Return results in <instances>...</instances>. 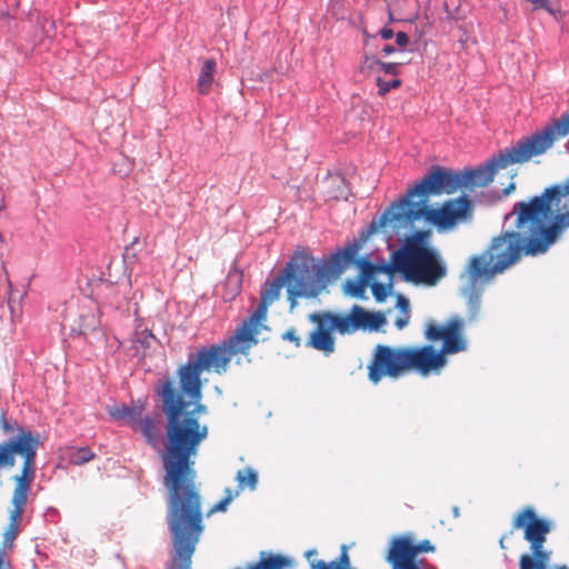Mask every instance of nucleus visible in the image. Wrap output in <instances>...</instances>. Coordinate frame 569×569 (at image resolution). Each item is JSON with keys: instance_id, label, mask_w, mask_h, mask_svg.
<instances>
[{"instance_id": "1", "label": "nucleus", "mask_w": 569, "mask_h": 569, "mask_svg": "<svg viewBox=\"0 0 569 569\" xmlns=\"http://www.w3.org/2000/svg\"><path fill=\"white\" fill-rule=\"evenodd\" d=\"M167 418V440L161 453L163 485L170 491L167 522L173 552L169 567L190 569L191 557L203 531L201 497L196 488L194 458L208 438L207 413L201 400L187 401L169 378L159 380L157 390Z\"/></svg>"}, {"instance_id": "2", "label": "nucleus", "mask_w": 569, "mask_h": 569, "mask_svg": "<svg viewBox=\"0 0 569 569\" xmlns=\"http://www.w3.org/2000/svg\"><path fill=\"white\" fill-rule=\"evenodd\" d=\"M567 196L569 179L546 188L540 196L528 201L516 202L505 216V222L515 218V230L495 237L482 254L471 258L467 271L473 278L490 280L516 264L522 254L535 257L546 253L558 239L551 220L552 207H559L561 198Z\"/></svg>"}, {"instance_id": "3", "label": "nucleus", "mask_w": 569, "mask_h": 569, "mask_svg": "<svg viewBox=\"0 0 569 569\" xmlns=\"http://www.w3.org/2000/svg\"><path fill=\"white\" fill-rule=\"evenodd\" d=\"M357 251H359V244L353 242L343 249H338L321 262H317L305 251L296 252L277 277L261 289L260 301L272 305L279 299L282 287H286L290 311H293L298 305V298L319 297L331 280L343 272L346 262L351 261Z\"/></svg>"}, {"instance_id": "4", "label": "nucleus", "mask_w": 569, "mask_h": 569, "mask_svg": "<svg viewBox=\"0 0 569 569\" xmlns=\"http://www.w3.org/2000/svg\"><path fill=\"white\" fill-rule=\"evenodd\" d=\"M428 198L415 201L411 198H401L380 217V226L392 221L413 222L425 218L428 222L439 227H451L458 218L465 217L471 207L467 196L447 201L440 209H430L427 206Z\"/></svg>"}, {"instance_id": "5", "label": "nucleus", "mask_w": 569, "mask_h": 569, "mask_svg": "<svg viewBox=\"0 0 569 569\" xmlns=\"http://www.w3.org/2000/svg\"><path fill=\"white\" fill-rule=\"evenodd\" d=\"M541 152L532 140L531 136L519 140L510 148L501 150L486 163L476 168L459 170L460 189L473 190L483 188L493 181L499 169H505L510 164L523 163Z\"/></svg>"}, {"instance_id": "6", "label": "nucleus", "mask_w": 569, "mask_h": 569, "mask_svg": "<svg viewBox=\"0 0 569 569\" xmlns=\"http://www.w3.org/2000/svg\"><path fill=\"white\" fill-rule=\"evenodd\" d=\"M516 527H525V539L530 542L532 557L522 555L520 557V569H545L550 560L551 552L543 549L546 537L550 531L547 521L538 519L535 511L526 509L516 519Z\"/></svg>"}, {"instance_id": "7", "label": "nucleus", "mask_w": 569, "mask_h": 569, "mask_svg": "<svg viewBox=\"0 0 569 569\" xmlns=\"http://www.w3.org/2000/svg\"><path fill=\"white\" fill-rule=\"evenodd\" d=\"M460 189L459 170L433 166L403 198H428L430 194H452Z\"/></svg>"}, {"instance_id": "8", "label": "nucleus", "mask_w": 569, "mask_h": 569, "mask_svg": "<svg viewBox=\"0 0 569 569\" xmlns=\"http://www.w3.org/2000/svg\"><path fill=\"white\" fill-rule=\"evenodd\" d=\"M249 350L241 343L233 340V336L219 345L202 347L197 352L189 356L196 365L203 371H213L218 375L227 372L229 363L233 356L247 353Z\"/></svg>"}, {"instance_id": "9", "label": "nucleus", "mask_w": 569, "mask_h": 569, "mask_svg": "<svg viewBox=\"0 0 569 569\" xmlns=\"http://www.w3.org/2000/svg\"><path fill=\"white\" fill-rule=\"evenodd\" d=\"M410 256L413 260L412 273L409 274L410 282L433 287L447 276L446 263L435 249L418 244L417 250H411Z\"/></svg>"}, {"instance_id": "10", "label": "nucleus", "mask_w": 569, "mask_h": 569, "mask_svg": "<svg viewBox=\"0 0 569 569\" xmlns=\"http://www.w3.org/2000/svg\"><path fill=\"white\" fill-rule=\"evenodd\" d=\"M368 370L369 380L375 385L386 376L401 377L408 370L406 347L392 348L377 345Z\"/></svg>"}, {"instance_id": "11", "label": "nucleus", "mask_w": 569, "mask_h": 569, "mask_svg": "<svg viewBox=\"0 0 569 569\" xmlns=\"http://www.w3.org/2000/svg\"><path fill=\"white\" fill-rule=\"evenodd\" d=\"M33 436L31 431H20L9 441L0 445V468H11L16 463V457L23 459L22 480L28 475L29 463L33 453Z\"/></svg>"}, {"instance_id": "12", "label": "nucleus", "mask_w": 569, "mask_h": 569, "mask_svg": "<svg viewBox=\"0 0 569 569\" xmlns=\"http://www.w3.org/2000/svg\"><path fill=\"white\" fill-rule=\"evenodd\" d=\"M34 441L36 440L33 439V442ZM32 446L34 447V443ZM34 453H36V451L33 450L32 458H31L30 463H29L28 475L26 476V478L22 480L23 471L21 472L20 476L16 477V479L18 481V487H17L16 493H14L16 507L11 510L10 522L8 525L7 530L3 533V542H2L3 543V548H11L12 545H13V541L16 540V538H17V536L19 533V521H20L21 515H22L21 506L26 501V490H27V487L29 486V483L31 481L30 480L31 466H32V462H33ZM21 460L23 461L22 458H21Z\"/></svg>"}, {"instance_id": "13", "label": "nucleus", "mask_w": 569, "mask_h": 569, "mask_svg": "<svg viewBox=\"0 0 569 569\" xmlns=\"http://www.w3.org/2000/svg\"><path fill=\"white\" fill-rule=\"evenodd\" d=\"M386 323V318L381 312H369L362 307L355 305L349 315L343 320H338L337 325L349 333L359 330L378 331Z\"/></svg>"}, {"instance_id": "14", "label": "nucleus", "mask_w": 569, "mask_h": 569, "mask_svg": "<svg viewBox=\"0 0 569 569\" xmlns=\"http://www.w3.org/2000/svg\"><path fill=\"white\" fill-rule=\"evenodd\" d=\"M406 353L408 370L416 369L422 375L441 368L446 363L443 355L437 352L431 346H426L420 349L406 348Z\"/></svg>"}, {"instance_id": "15", "label": "nucleus", "mask_w": 569, "mask_h": 569, "mask_svg": "<svg viewBox=\"0 0 569 569\" xmlns=\"http://www.w3.org/2000/svg\"><path fill=\"white\" fill-rule=\"evenodd\" d=\"M269 305L260 301L256 311L236 330L233 340L241 342L248 350L258 343L259 323L266 319Z\"/></svg>"}, {"instance_id": "16", "label": "nucleus", "mask_w": 569, "mask_h": 569, "mask_svg": "<svg viewBox=\"0 0 569 569\" xmlns=\"http://www.w3.org/2000/svg\"><path fill=\"white\" fill-rule=\"evenodd\" d=\"M202 371L189 356L187 362L181 366L178 370L179 385L181 387L182 396H186L190 400L202 399V383L200 381V375Z\"/></svg>"}, {"instance_id": "17", "label": "nucleus", "mask_w": 569, "mask_h": 569, "mask_svg": "<svg viewBox=\"0 0 569 569\" xmlns=\"http://www.w3.org/2000/svg\"><path fill=\"white\" fill-rule=\"evenodd\" d=\"M569 133V111L555 120L552 124L546 127L541 132L531 134L532 140L537 144L541 154L550 149L553 142Z\"/></svg>"}, {"instance_id": "18", "label": "nucleus", "mask_w": 569, "mask_h": 569, "mask_svg": "<svg viewBox=\"0 0 569 569\" xmlns=\"http://www.w3.org/2000/svg\"><path fill=\"white\" fill-rule=\"evenodd\" d=\"M331 325L326 326L325 323L317 327L316 330L310 335L308 346L322 351L326 356H329L335 352V338L331 335L332 330L338 331L340 335H350L349 331L342 330V328L337 325L338 320H343V318H331Z\"/></svg>"}, {"instance_id": "19", "label": "nucleus", "mask_w": 569, "mask_h": 569, "mask_svg": "<svg viewBox=\"0 0 569 569\" xmlns=\"http://www.w3.org/2000/svg\"><path fill=\"white\" fill-rule=\"evenodd\" d=\"M416 557L415 543L408 538H398L393 541L387 560L392 565V569H419L415 563Z\"/></svg>"}, {"instance_id": "20", "label": "nucleus", "mask_w": 569, "mask_h": 569, "mask_svg": "<svg viewBox=\"0 0 569 569\" xmlns=\"http://www.w3.org/2000/svg\"><path fill=\"white\" fill-rule=\"evenodd\" d=\"M463 321L459 317H452L445 327V337L442 339V352L457 353L467 349V342L461 337Z\"/></svg>"}, {"instance_id": "21", "label": "nucleus", "mask_w": 569, "mask_h": 569, "mask_svg": "<svg viewBox=\"0 0 569 569\" xmlns=\"http://www.w3.org/2000/svg\"><path fill=\"white\" fill-rule=\"evenodd\" d=\"M469 282L462 289V295L467 298V306L469 312V321H475L478 317L481 306L482 289L478 287L479 282H487L485 278H473L471 272H468Z\"/></svg>"}, {"instance_id": "22", "label": "nucleus", "mask_w": 569, "mask_h": 569, "mask_svg": "<svg viewBox=\"0 0 569 569\" xmlns=\"http://www.w3.org/2000/svg\"><path fill=\"white\" fill-rule=\"evenodd\" d=\"M417 243H408L405 250L396 251L392 254L391 264L395 267V271L402 273L403 279L410 282L409 274L412 273L413 260L411 259V250H417Z\"/></svg>"}, {"instance_id": "23", "label": "nucleus", "mask_w": 569, "mask_h": 569, "mask_svg": "<svg viewBox=\"0 0 569 569\" xmlns=\"http://www.w3.org/2000/svg\"><path fill=\"white\" fill-rule=\"evenodd\" d=\"M131 428L134 431L141 432L150 446L156 447L158 445V433L156 430L154 421L151 418H142L140 416L137 418L134 425Z\"/></svg>"}, {"instance_id": "24", "label": "nucleus", "mask_w": 569, "mask_h": 569, "mask_svg": "<svg viewBox=\"0 0 569 569\" xmlns=\"http://www.w3.org/2000/svg\"><path fill=\"white\" fill-rule=\"evenodd\" d=\"M214 71L216 61L213 59L206 60L202 64L197 82L198 90L201 94H206L209 92L213 82Z\"/></svg>"}, {"instance_id": "25", "label": "nucleus", "mask_w": 569, "mask_h": 569, "mask_svg": "<svg viewBox=\"0 0 569 569\" xmlns=\"http://www.w3.org/2000/svg\"><path fill=\"white\" fill-rule=\"evenodd\" d=\"M236 479L238 481L239 490H243L246 487H249L251 490H254L258 482L257 472L248 467L237 472Z\"/></svg>"}, {"instance_id": "26", "label": "nucleus", "mask_w": 569, "mask_h": 569, "mask_svg": "<svg viewBox=\"0 0 569 569\" xmlns=\"http://www.w3.org/2000/svg\"><path fill=\"white\" fill-rule=\"evenodd\" d=\"M357 254H358V252L355 256H357ZM350 263H355L357 267L360 268L359 278L369 283V280L376 273V264L370 262L368 259H365V258L356 259V257H353V259L351 261L346 262L345 268H347V266ZM345 270L346 269H343V271Z\"/></svg>"}, {"instance_id": "27", "label": "nucleus", "mask_w": 569, "mask_h": 569, "mask_svg": "<svg viewBox=\"0 0 569 569\" xmlns=\"http://www.w3.org/2000/svg\"><path fill=\"white\" fill-rule=\"evenodd\" d=\"M94 458V453L88 447L72 449L69 452V461L73 465H83Z\"/></svg>"}, {"instance_id": "28", "label": "nucleus", "mask_w": 569, "mask_h": 569, "mask_svg": "<svg viewBox=\"0 0 569 569\" xmlns=\"http://www.w3.org/2000/svg\"><path fill=\"white\" fill-rule=\"evenodd\" d=\"M393 287L392 279L390 278L389 282L387 284L375 281L371 283V291L375 300L377 302H383L388 298V296L391 293Z\"/></svg>"}, {"instance_id": "29", "label": "nucleus", "mask_w": 569, "mask_h": 569, "mask_svg": "<svg viewBox=\"0 0 569 569\" xmlns=\"http://www.w3.org/2000/svg\"><path fill=\"white\" fill-rule=\"evenodd\" d=\"M112 415L118 419H129L132 427L137 418L141 416V409L123 405L121 408H117Z\"/></svg>"}, {"instance_id": "30", "label": "nucleus", "mask_w": 569, "mask_h": 569, "mask_svg": "<svg viewBox=\"0 0 569 569\" xmlns=\"http://www.w3.org/2000/svg\"><path fill=\"white\" fill-rule=\"evenodd\" d=\"M368 286V282L358 278L356 280H348L345 284L346 293L356 297L362 298L365 293V288Z\"/></svg>"}, {"instance_id": "31", "label": "nucleus", "mask_w": 569, "mask_h": 569, "mask_svg": "<svg viewBox=\"0 0 569 569\" xmlns=\"http://www.w3.org/2000/svg\"><path fill=\"white\" fill-rule=\"evenodd\" d=\"M551 220L556 229L557 237H559L566 229L569 228V211H558L556 214L552 212Z\"/></svg>"}, {"instance_id": "32", "label": "nucleus", "mask_w": 569, "mask_h": 569, "mask_svg": "<svg viewBox=\"0 0 569 569\" xmlns=\"http://www.w3.org/2000/svg\"><path fill=\"white\" fill-rule=\"evenodd\" d=\"M380 66H381L380 60L376 59L375 57L365 56V58L360 64V71L362 73L379 72Z\"/></svg>"}, {"instance_id": "33", "label": "nucleus", "mask_w": 569, "mask_h": 569, "mask_svg": "<svg viewBox=\"0 0 569 569\" xmlns=\"http://www.w3.org/2000/svg\"><path fill=\"white\" fill-rule=\"evenodd\" d=\"M378 93L380 96H386L391 89H396L401 86V81L399 79H392L390 81L383 80L382 78H377Z\"/></svg>"}, {"instance_id": "34", "label": "nucleus", "mask_w": 569, "mask_h": 569, "mask_svg": "<svg viewBox=\"0 0 569 569\" xmlns=\"http://www.w3.org/2000/svg\"><path fill=\"white\" fill-rule=\"evenodd\" d=\"M329 317L343 318L342 316L335 315L333 312L325 311L321 313L315 312L309 316V319H310V321L316 322L317 327H320V325H322V323H325L326 326H329V323L331 325V319H329Z\"/></svg>"}, {"instance_id": "35", "label": "nucleus", "mask_w": 569, "mask_h": 569, "mask_svg": "<svg viewBox=\"0 0 569 569\" xmlns=\"http://www.w3.org/2000/svg\"><path fill=\"white\" fill-rule=\"evenodd\" d=\"M426 336L430 340H442L445 337V328L430 323L426 330Z\"/></svg>"}, {"instance_id": "36", "label": "nucleus", "mask_w": 569, "mask_h": 569, "mask_svg": "<svg viewBox=\"0 0 569 569\" xmlns=\"http://www.w3.org/2000/svg\"><path fill=\"white\" fill-rule=\"evenodd\" d=\"M399 63H395V62H382L381 61V66L379 68V72H385L386 74H392V76H397L398 74V68H399Z\"/></svg>"}, {"instance_id": "37", "label": "nucleus", "mask_w": 569, "mask_h": 569, "mask_svg": "<svg viewBox=\"0 0 569 569\" xmlns=\"http://www.w3.org/2000/svg\"><path fill=\"white\" fill-rule=\"evenodd\" d=\"M396 306L401 311L402 315H410V302L405 296L400 293L397 296Z\"/></svg>"}, {"instance_id": "38", "label": "nucleus", "mask_w": 569, "mask_h": 569, "mask_svg": "<svg viewBox=\"0 0 569 569\" xmlns=\"http://www.w3.org/2000/svg\"><path fill=\"white\" fill-rule=\"evenodd\" d=\"M530 3L533 4V9H545L550 14H555V10L549 3V0H531Z\"/></svg>"}, {"instance_id": "39", "label": "nucleus", "mask_w": 569, "mask_h": 569, "mask_svg": "<svg viewBox=\"0 0 569 569\" xmlns=\"http://www.w3.org/2000/svg\"><path fill=\"white\" fill-rule=\"evenodd\" d=\"M433 546L430 543L429 540H423L417 545H415V551H416V556H418L419 553L421 552H428V551H433Z\"/></svg>"}, {"instance_id": "40", "label": "nucleus", "mask_w": 569, "mask_h": 569, "mask_svg": "<svg viewBox=\"0 0 569 569\" xmlns=\"http://www.w3.org/2000/svg\"><path fill=\"white\" fill-rule=\"evenodd\" d=\"M282 338H283V340H288V341L293 342L297 347H299V346H300V338L297 336V333H296V330H295V329L287 330V331L282 335Z\"/></svg>"}, {"instance_id": "41", "label": "nucleus", "mask_w": 569, "mask_h": 569, "mask_svg": "<svg viewBox=\"0 0 569 569\" xmlns=\"http://www.w3.org/2000/svg\"><path fill=\"white\" fill-rule=\"evenodd\" d=\"M376 272L387 273L392 276L395 272V267L391 263H378L376 264Z\"/></svg>"}, {"instance_id": "42", "label": "nucleus", "mask_w": 569, "mask_h": 569, "mask_svg": "<svg viewBox=\"0 0 569 569\" xmlns=\"http://www.w3.org/2000/svg\"><path fill=\"white\" fill-rule=\"evenodd\" d=\"M230 502L231 497H224L221 501H219L211 508V512L226 511Z\"/></svg>"}, {"instance_id": "43", "label": "nucleus", "mask_w": 569, "mask_h": 569, "mask_svg": "<svg viewBox=\"0 0 569 569\" xmlns=\"http://www.w3.org/2000/svg\"><path fill=\"white\" fill-rule=\"evenodd\" d=\"M396 43L399 47H406L409 43V37L406 32L399 31L396 33Z\"/></svg>"}, {"instance_id": "44", "label": "nucleus", "mask_w": 569, "mask_h": 569, "mask_svg": "<svg viewBox=\"0 0 569 569\" xmlns=\"http://www.w3.org/2000/svg\"><path fill=\"white\" fill-rule=\"evenodd\" d=\"M409 319H410V315H402L400 317H398L395 321V326L401 330L403 329L405 327L408 326L409 323Z\"/></svg>"}, {"instance_id": "45", "label": "nucleus", "mask_w": 569, "mask_h": 569, "mask_svg": "<svg viewBox=\"0 0 569 569\" xmlns=\"http://www.w3.org/2000/svg\"><path fill=\"white\" fill-rule=\"evenodd\" d=\"M11 563L3 550H0V569H10Z\"/></svg>"}, {"instance_id": "46", "label": "nucleus", "mask_w": 569, "mask_h": 569, "mask_svg": "<svg viewBox=\"0 0 569 569\" xmlns=\"http://www.w3.org/2000/svg\"><path fill=\"white\" fill-rule=\"evenodd\" d=\"M426 233L422 231H416L412 236V240L409 243L423 244Z\"/></svg>"}, {"instance_id": "47", "label": "nucleus", "mask_w": 569, "mask_h": 569, "mask_svg": "<svg viewBox=\"0 0 569 569\" xmlns=\"http://www.w3.org/2000/svg\"><path fill=\"white\" fill-rule=\"evenodd\" d=\"M43 517L46 521L54 522L56 518L58 517V511L53 508H50L44 512Z\"/></svg>"}, {"instance_id": "48", "label": "nucleus", "mask_w": 569, "mask_h": 569, "mask_svg": "<svg viewBox=\"0 0 569 569\" xmlns=\"http://www.w3.org/2000/svg\"><path fill=\"white\" fill-rule=\"evenodd\" d=\"M379 33L381 38L385 40H390L395 36L392 29L387 27L382 28Z\"/></svg>"}, {"instance_id": "49", "label": "nucleus", "mask_w": 569, "mask_h": 569, "mask_svg": "<svg viewBox=\"0 0 569 569\" xmlns=\"http://www.w3.org/2000/svg\"><path fill=\"white\" fill-rule=\"evenodd\" d=\"M339 563H340V566H341L342 568H345V569H346V567H348V566H349V557H348V553H347V551H346V548H345V547H343V549H342V552H341V556H340V562H339Z\"/></svg>"}, {"instance_id": "50", "label": "nucleus", "mask_w": 569, "mask_h": 569, "mask_svg": "<svg viewBox=\"0 0 569 569\" xmlns=\"http://www.w3.org/2000/svg\"><path fill=\"white\" fill-rule=\"evenodd\" d=\"M226 497H231V501L240 493V490L232 491L230 488L224 490Z\"/></svg>"}, {"instance_id": "51", "label": "nucleus", "mask_w": 569, "mask_h": 569, "mask_svg": "<svg viewBox=\"0 0 569 569\" xmlns=\"http://www.w3.org/2000/svg\"><path fill=\"white\" fill-rule=\"evenodd\" d=\"M382 52L386 54V56H389L391 53L395 52V48L390 44H386L383 48H382Z\"/></svg>"}, {"instance_id": "52", "label": "nucleus", "mask_w": 569, "mask_h": 569, "mask_svg": "<svg viewBox=\"0 0 569 569\" xmlns=\"http://www.w3.org/2000/svg\"><path fill=\"white\" fill-rule=\"evenodd\" d=\"M317 555V550L316 549H311V550H308L305 556L308 560H310L311 557L316 556Z\"/></svg>"}, {"instance_id": "53", "label": "nucleus", "mask_w": 569, "mask_h": 569, "mask_svg": "<svg viewBox=\"0 0 569 569\" xmlns=\"http://www.w3.org/2000/svg\"><path fill=\"white\" fill-rule=\"evenodd\" d=\"M515 189V183H510L506 189H505V193L508 194L510 191H512Z\"/></svg>"}, {"instance_id": "54", "label": "nucleus", "mask_w": 569, "mask_h": 569, "mask_svg": "<svg viewBox=\"0 0 569 569\" xmlns=\"http://www.w3.org/2000/svg\"><path fill=\"white\" fill-rule=\"evenodd\" d=\"M149 338H153L152 333H149L148 336H146V337L143 338V340H141V345H142V346H144V343H148V342H147V339H149Z\"/></svg>"}, {"instance_id": "55", "label": "nucleus", "mask_w": 569, "mask_h": 569, "mask_svg": "<svg viewBox=\"0 0 569 569\" xmlns=\"http://www.w3.org/2000/svg\"><path fill=\"white\" fill-rule=\"evenodd\" d=\"M453 513H455L456 517L459 515V511H458L457 507L453 508Z\"/></svg>"}, {"instance_id": "56", "label": "nucleus", "mask_w": 569, "mask_h": 569, "mask_svg": "<svg viewBox=\"0 0 569 569\" xmlns=\"http://www.w3.org/2000/svg\"><path fill=\"white\" fill-rule=\"evenodd\" d=\"M559 569H568V568H566V567H561V568H559Z\"/></svg>"}, {"instance_id": "57", "label": "nucleus", "mask_w": 569, "mask_h": 569, "mask_svg": "<svg viewBox=\"0 0 569 569\" xmlns=\"http://www.w3.org/2000/svg\"><path fill=\"white\" fill-rule=\"evenodd\" d=\"M167 569H173V568H171V567H168Z\"/></svg>"}]
</instances>
